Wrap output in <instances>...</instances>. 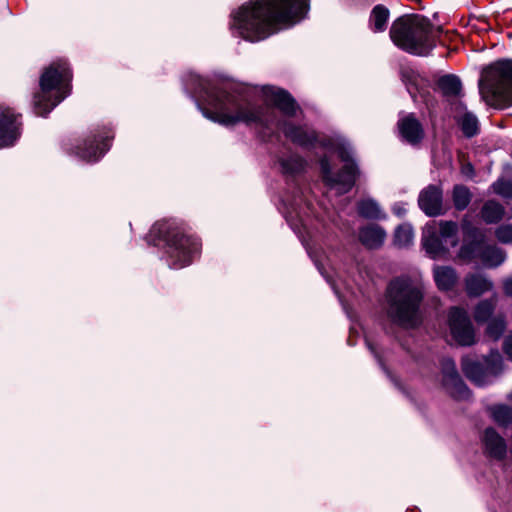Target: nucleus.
Instances as JSON below:
<instances>
[{
	"label": "nucleus",
	"mask_w": 512,
	"mask_h": 512,
	"mask_svg": "<svg viewBox=\"0 0 512 512\" xmlns=\"http://www.w3.org/2000/svg\"><path fill=\"white\" fill-rule=\"evenodd\" d=\"M366 344H367V346H368L369 350H370V351L375 355V357L378 359V361H379L380 365H381V366H383V364H382V362H381V360H380V358H379V355H378V353H377V351H376L375 347H374V346H373L369 341H367V340H366Z\"/></svg>",
	"instance_id": "obj_42"
},
{
	"label": "nucleus",
	"mask_w": 512,
	"mask_h": 512,
	"mask_svg": "<svg viewBox=\"0 0 512 512\" xmlns=\"http://www.w3.org/2000/svg\"><path fill=\"white\" fill-rule=\"evenodd\" d=\"M494 193L497 195H500L501 197L512 199V181L505 179V178H499L496 182L492 185Z\"/></svg>",
	"instance_id": "obj_36"
},
{
	"label": "nucleus",
	"mask_w": 512,
	"mask_h": 512,
	"mask_svg": "<svg viewBox=\"0 0 512 512\" xmlns=\"http://www.w3.org/2000/svg\"><path fill=\"white\" fill-rule=\"evenodd\" d=\"M458 226L452 221H430L423 228L422 245L432 259L446 257L450 248L457 246Z\"/></svg>",
	"instance_id": "obj_8"
},
{
	"label": "nucleus",
	"mask_w": 512,
	"mask_h": 512,
	"mask_svg": "<svg viewBox=\"0 0 512 512\" xmlns=\"http://www.w3.org/2000/svg\"><path fill=\"white\" fill-rule=\"evenodd\" d=\"M386 237V232L379 225H368L359 232L361 243L368 248L380 247Z\"/></svg>",
	"instance_id": "obj_22"
},
{
	"label": "nucleus",
	"mask_w": 512,
	"mask_h": 512,
	"mask_svg": "<svg viewBox=\"0 0 512 512\" xmlns=\"http://www.w3.org/2000/svg\"><path fill=\"white\" fill-rule=\"evenodd\" d=\"M462 232L465 238H470L471 242L462 245L459 251V257L463 260H472L479 258L481 249L484 245L481 243L482 234L473 226V224L464 217L461 223Z\"/></svg>",
	"instance_id": "obj_13"
},
{
	"label": "nucleus",
	"mask_w": 512,
	"mask_h": 512,
	"mask_svg": "<svg viewBox=\"0 0 512 512\" xmlns=\"http://www.w3.org/2000/svg\"><path fill=\"white\" fill-rule=\"evenodd\" d=\"M502 349L507 358L512 361V334H509L504 338Z\"/></svg>",
	"instance_id": "obj_39"
},
{
	"label": "nucleus",
	"mask_w": 512,
	"mask_h": 512,
	"mask_svg": "<svg viewBox=\"0 0 512 512\" xmlns=\"http://www.w3.org/2000/svg\"><path fill=\"white\" fill-rule=\"evenodd\" d=\"M21 135V122L12 109L0 105V148L13 146Z\"/></svg>",
	"instance_id": "obj_11"
},
{
	"label": "nucleus",
	"mask_w": 512,
	"mask_h": 512,
	"mask_svg": "<svg viewBox=\"0 0 512 512\" xmlns=\"http://www.w3.org/2000/svg\"><path fill=\"white\" fill-rule=\"evenodd\" d=\"M497 300L495 297L481 300L474 308V320L478 324L488 322L492 319V315L496 308Z\"/></svg>",
	"instance_id": "obj_28"
},
{
	"label": "nucleus",
	"mask_w": 512,
	"mask_h": 512,
	"mask_svg": "<svg viewBox=\"0 0 512 512\" xmlns=\"http://www.w3.org/2000/svg\"><path fill=\"white\" fill-rule=\"evenodd\" d=\"M443 385L447 392L456 399H468L470 391L456 370L451 358H444L441 363Z\"/></svg>",
	"instance_id": "obj_10"
},
{
	"label": "nucleus",
	"mask_w": 512,
	"mask_h": 512,
	"mask_svg": "<svg viewBox=\"0 0 512 512\" xmlns=\"http://www.w3.org/2000/svg\"><path fill=\"white\" fill-rule=\"evenodd\" d=\"M491 412L493 419L500 425H507L512 421V409L506 405H495Z\"/></svg>",
	"instance_id": "obj_35"
},
{
	"label": "nucleus",
	"mask_w": 512,
	"mask_h": 512,
	"mask_svg": "<svg viewBox=\"0 0 512 512\" xmlns=\"http://www.w3.org/2000/svg\"><path fill=\"white\" fill-rule=\"evenodd\" d=\"M462 172H463L465 175L470 176V175L473 173V167H472L470 164H468V165H466V166H464V167H463Z\"/></svg>",
	"instance_id": "obj_43"
},
{
	"label": "nucleus",
	"mask_w": 512,
	"mask_h": 512,
	"mask_svg": "<svg viewBox=\"0 0 512 512\" xmlns=\"http://www.w3.org/2000/svg\"><path fill=\"white\" fill-rule=\"evenodd\" d=\"M471 193L464 185H455L452 192V200L454 207L462 211L466 209L471 201Z\"/></svg>",
	"instance_id": "obj_34"
},
{
	"label": "nucleus",
	"mask_w": 512,
	"mask_h": 512,
	"mask_svg": "<svg viewBox=\"0 0 512 512\" xmlns=\"http://www.w3.org/2000/svg\"><path fill=\"white\" fill-rule=\"evenodd\" d=\"M71 70L64 60L53 62L40 77V92L34 96L35 113L47 116L70 94Z\"/></svg>",
	"instance_id": "obj_5"
},
{
	"label": "nucleus",
	"mask_w": 512,
	"mask_h": 512,
	"mask_svg": "<svg viewBox=\"0 0 512 512\" xmlns=\"http://www.w3.org/2000/svg\"><path fill=\"white\" fill-rule=\"evenodd\" d=\"M301 204H302V197L297 196L293 198L292 200L286 199L283 200V210L282 213L284 214L286 220L290 224L291 228L301 235V228H305L303 219L301 216Z\"/></svg>",
	"instance_id": "obj_19"
},
{
	"label": "nucleus",
	"mask_w": 512,
	"mask_h": 512,
	"mask_svg": "<svg viewBox=\"0 0 512 512\" xmlns=\"http://www.w3.org/2000/svg\"><path fill=\"white\" fill-rule=\"evenodd\" d=\"M392 212L397 216V217H404L406 215V212H407V208H406V203L404 202H396L394 203V205L392 206Z\"/></svg>",
	"instance_id": "obj_40"
},
{
	"label": "nucleus",
	"mask_w": 512,
	"mask_h": 512,
	"mask_svg": "<svg viewBox=\"0 0 512 512\" xmlns=\"http://www.w3.org/2000/svg\"><path fill=\"white\" fill-rule=\"evenodd\" d=\"M439 88L446 96H459L461 93V81L457 76L446 75L439 79Z\"/></svg>",
	"instance_id": "obj_32"
},
{
	"label": "nucleus",
	"mask_w": 512,
	"mask_h": 512,
	"mask_svg": "<svg viewBox=\"0 0 512 512\" xmlns=\"http://www.w3.org/2000/svg\"><path fill=\"white\" fill-rule=\"evenodd\" d=\"M265 101L278 108L286 117L294 116L299 106L292 96L285 90L273 86H266L261 89Z\"/></svg>",
	"instance_id": "obj_12"
},
{
	"label": "nucleus",
	"mask_w": 512,
	"mask_h": 512,
	"mask_svg": "<svg viewBox=\"0 0 512 512\" xmlns=\"http://www.w3.org/2000/svg\"><path fill=\"white\" fill-rule=\"evenodd\" d=\"M479 259H481L483 264L487 267H497L505 261L506 253L495 245H484L481 249Z\"/></svg>",
	"instance_id": "obj_23"
},
{
	"label": "nucleus",
	"mask_w": 512,
	"mask_h": 512,
	"mask_svg": "<svg viewBox=\"0 0 512 512\" xmlns=\"http://www.w3.org/2000/svg\"><path fill=\"white\" fill-rule=\"evenodd\" d=\"M111 139L108 134L94 136L93 139L85 140L83 146H77L75 154L83 161L96 162L109 150Z\"/></svg>",
	"instance_id": "obj_14"
},
{
	"label": "nucleus",
	"mask_w": 512,
	"mask_h": 512,
	"mask_svg": "<svg viewBox=\"0 0 512 512\" xmlns=\"http://www.w3.org/2000/svg\"><path fill=\"white\" fill-rule=\"evenodd\" d=\"M302 243L306 247V250H307L309 256L314 261V263H315L316 267L318 268V270L320 271V273L323 274V263L320 260V258L318 257L317 253L312 249V247L306 242V240L303 237H302Z\"/></svg>",
	"instance_id": "obj_38"
},
{
	"label": "nucleus",
	"mask_w": 512,
	"mask_h": 512,
	"mask_svg": "<svg viewBox=\"0 0 512 512\" xmlns=\"http://www.w3.org/2000/svg\"><path fill=\"white\" fill-rule=\"evenodd\" d=\"M423 299L424 289L420 281L408 276L396 277L389 282L385 292L387 317L402 328H416L422 322Z\"/></svg>",
	"instance_id": "obj_3"
},
{
	"label": "nucleus",
	"mask_w": 512,
	"mask_h": 512,
	"mask_svg": "<svg viewBox=\"0 0 512 512\" xmlns=\"http://www.w3.org/2000/svg\"><path fill=\"white\" fill-rule=\"evenodd\" d=\"M485 370L488 372L490 380L496 377L503 370V359L498 350L492 351L484 358L483 363Z\"/></svg>",
	"instance_id": "obj_33"
},
{
	"label": "nucleus",
	"mask_w": 512,
	"mask_h": 512,
	"mask_svg": "<svg viewBox=\"0 0 512 512\" xmlns=\"http://www.w3.org/2000/svg\"><path fill=\"white\" fill-rule=\"evenodd\" d=\"M503 214V207L493 200L487 201L481 210L482 218L488 224L498 222L502 219Z\"/></svg>",
	"instance_id": "obj_30"
},
{
	"label": "nucleus",
	"mask_w": 512,
	"mask_h": 512,
	"mask_svg": "<svg viewBox=\"0 0 512 512\" xmlns=\"http://www.w3.org/2000/svg\"><path fill=\"white\" fill-rule=\"evenodd\" d=\"M455 119L467 138H472L479 133V121L473 113L465 110L462 114L455 115Z\"/></svg>",
	"instance_id": "obj_24"
},
{
	"label": "nucleus",
	"mask_w": 512,
	"mask_h": 512,
	"mask_svg": "<svg viewBox=\"0 0 512 512\" xmlns=\"http://www.w3.org/2000/svg\"><path fill=\"white\" fill-rule=\"evenodd\" d=\"M195 96L202 97L214 110L202 109L205 118L224 126L238 123L256 125L263 129V136L281 130L293 143L309 147L316 142L337 153L344 163L338 173H333L329 159L324 156L320 160L322 179L325 185L342 195L349 192L359 175L357 164L353 158L350 144L343 138L318 140L315 131L308 126H296L289 121L277 118L275 109L269 105L257 106L254 102L256 88L236 83H223L212 86L210 82L199 76H193Z\"/></svg>",
	"instance_id": "obj_1"
},
{
	"label": "nucleus",
	"mask_w": 512,
	"mask_h": 512,
	"mask_svg": "<svg viewBox=\"0 0 512 512\" xmlns=\"http://www.w3.org/2000/svg\"><path fill=\"white\" fill-rule=\"evenodd\" d=\"M433 278L436 286L441 291H449L454 288L458 281V275L450 266H438L433 267Z\"/></svg>",
	"instance_id": "obj_20"
},
{
	"label": "nucleus",
	"mask_w": 512,
	"mask_h": 512,
	"mask_svg": "<svg viewBox=\"0 0 512 512\" xmlns=\"http://www.w3.org/2000/svg\"><path fill=\"white\" fill-rule=\"evenodd\" d=\"M418 204L426 215H440L442 213V190L438 186L429 185L420 192Z\"/></svg>",
	"instance_id": "obj_15"
},
{
	"label": "nucleus",
	"mask_w": 512,
	"mask_h": 512,
	"mask_svg": "<svg viewBox=\"0 0 512 512\" xmlns=\"http://www.w3.org/2000/svg\"><path fill=\"white\" fill-rule=\"evenodd\" d=\"M479 90L482 98L491 106H512V60H499L485 68Z\"/></svg>",
	"instance_id": "obj_7"
},
{
	"label": "nucleus",
	"mask_w": 512,
	"mask_h": 512,
	"mask_svg": "<svg viewBox=\"0 0 512 512\" xmlns=\"http://www.w3.org/2000/svg\"><path fill=\"white\" fill-rule=\"evenodd\" d=\"M508 399L512 403V392L508 395Z\"/></svg>",
	"instance_id": "obj_44"
},
{
	"label": "nucleus",
	"mask_w": 512,
	"mask_h": 512,
	"mask_svg": "<svg viewBox=\"0 0 512 512\" xmlns=\"http://www.w3.org/2000/svg\"><path fill=\"white\" fill-rule=\"evenodd\" d=\"M495 236L503 244L512 243V224L499 226L495 231Z\"/></svg>",
	"instance_id": "obj_37"
},
{
	"label": "nucleus",
	"mask_w": 512,
	"mask_h": 512,
	"mask_svg": "<svg viewBox=\"0 0 512 512\" xmlns=\"http://www.w3.org/2000/svg\"><path fill=\"white\" fill-rule=\"evenodd\" d=\"M357 211L361 217L366 219H384L386 217L378 202L372 198L361 199L357 203Z\"/></svg>",
	"instance_id": "obj_25"
},
{
	"label": "nucleus",
	"mask_w": 512,
	"mask_h": 512,
	"mask_svg": "<svg viewBox=\"0 0 512 512\" xmlns=\"http://www.w3.org/2000/svg\"><path fill=\"white\" fill-rule=\"evenodd\" d=\"M493 283L483 274L472 273L465 278V289L470 297H478L490 291Z\"/></svg>",
	"instance_id": "obj_21"
},
{
	"label": "nucleus",
	"mask_w": 512,
	"mask_h": 512,
	"mask_svg": "<svg viewBox=\"0 0 512 512\" xmlns=\"http://www.w3.org/2000/svg\"><path fill=\"white\" fill-rule=\"evenodd\" d=\"M389 10L384 5H376L370 14L369 23L370 28L374 32H383L389 20Z\"/></svg>",
	"instance_id": "obj_27"
},
{
	"label": "nucleus",
	"mask_w": 512,
	"mask_h": 512,
	"mask_svg": "<svg viewBox=\"0 0 512 512\" xmlns=\"http://www.w3.org/2000/svg\"><path fill=\"white\" fill-rule=\"evenodd\" d=\"M482 442L485 452L490 457L501 460L506 456L507 446L505 440L493 428L485 429Z\"/></svg>",
	"instance_id": "obj_18"
},
{
	"label": "nucleus",
	"mask_w": 512,
	"mask_h": 512,
	"mask_svg": "<svg viewBox=\"0 0 512 512\" xmlns=\"http://www.w3.org/2000/svg\"><path fill=\"white\" fill-rule=\"evenodd\" d=\"M414 240V231L410 224L404 223L397 227L394 234V244L399 248L409 247Z\"/></svg>",
	"instance_id": "obj_31"
},
{
	"label": "nucleus",
	"mask_w": 512,
	"mask_h": 512,
	"mask_svg": "<svg viewBox=\"0 0 512 512\" xmlns=\"http://www.w3.org/2000/svg\"><path fill=\"white\" fill-rule=\"evenodd\" d=\"M506 319L504 315H497L487 322L485 334L493 341H498L506 330Z\"/></svg>",
	"instance_id": "obj_29"
},
{
	"label": "nucleus",
	"mask_w": 512,
	"mask_h": 512,
	"mask_svg": "<svg viewBox=\"0 0 512 512\" xmlns=\"http://www.w3.org/2000/svg\"><path fill=\"white\" fill-rule=\"evenodd\" d=\"M503 290L505 295L512 298V276L503 280Z\"/></svg>",
	"instance_id": "obj_41"
},
{
	"label": "nucleus",
	"mask_w": 512,
	"mask_h": 512,
	"mask_svg": "<svg viewBox=\"0 0 512 512\" xmlns=\"http://www.w3.org/2000/svg\"><path fill=\"white\" fill-rule=\"evenodd\" d=\"M462 370L465 376L477 386L491 383L484 365L470 356L462 359Z\"/></svg>",
	"instance_id": "obj_17"
},
{
	"label": "nucleus",
	"mask_w": 512,
	"mask_h": 512,
	"mask_svg": "<svg viewBox=\"0 0 512 512\" xmlns=\"http://www.w3.org/2000/svg\"><path fill=\"white\" fill-rule=\"evenodd\" d=\"M398 129L401 137L412 145L419 143L424 135L422 125L412 114L398 121Z\"/></svg>",
	"instance_id": "obj_16"
},
{
	"label": "nucleus",
	"mask_w": 512,
	"mask_h": 512,
	"mask_svg": "<svg viewBox=\"0 0 512 512\" xmlns=\"http://www.w3.org/2000/svg\"><path fill=\"white\" fill-rule=\"evenodd\" d=\"M281 172L287 176H294L300 173L305 167V161L296 154H290L278 160Z\"/></svg>",
	"instance_id": "obj_26"
},
{
	"label": "nucleus",
	"mask_w": 512,
	"mask_h": 512,
	"mask_svg": "<svg viewBox=\"0 0 512 512\" xmlns=\"http://www.w3.org/2000/svg\"><path fill=\"white\" fill-rule=\"evenodd\" d=\"M150 234L166 243V261L172 269L188 266L200 251L198 239L184 234L171 221L155 223Z\"/></svg>",
	"instance_id": "obj_6"
},
{
	"label": "nucleus",
	"mask_w": 512,
	"mask_h": 512,
	"mask_svg": "<svg viewBox=\"0 0 512 512\" xmlns=\"http://www.w3.org/2000/svg\"><path fill=\"white\" fill-rule=\"evenodd\" d=\"M448 325L453 339L461 346H471L476 342L475 329L467 311L452 307L448 312Z\"/></svg>",
	"instance_id": "obj_9"
},
{
	"label": "nucleus",
	"mask_w": 512,
	"mask_h": 512,
	"mask_svg": "<svg viewBox=\"0 0 512 512\" xmlns=\"http://www.w3.org/2000/svg\"><path fill=\"white\" fill-rule=\"evenodd\" d=\"M309 0H250L232 14L234 35L258 42L306 17Z\"/></svg>",
	"instance_id": "obj_2"
},
{
	"label": "nucleus",
	"mask_w": 512,
	"mask_h": 512,
	"mask_svg": "<svg viewBox=\"0 0 512 512\" xmlns=\"http://www.w3.org/2000/svg\"><path fill=\"white\" fill-rule=\"evenodd\" d=\"M440 29H435L430 21L420 15H403L397 18L390 28L393 43L407 53L427 56L436 46Z\"/></svg>",
	"instance_id": "obj_4"
}]
</instances>
